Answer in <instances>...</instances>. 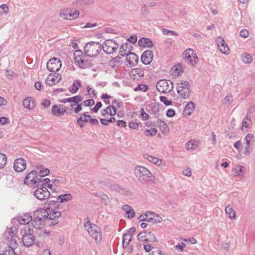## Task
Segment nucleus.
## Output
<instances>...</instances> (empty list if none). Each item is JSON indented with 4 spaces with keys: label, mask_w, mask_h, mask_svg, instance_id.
Segmentation results:
<instances>
[{
    "label": "nucleus",
    "mask_w": 255,
    "mask_h": 255,
    "mask_svg": "<svg viewBox=\"0 0 255 255\" xmlns=\"http://www.w3.org/2000/svg\"><path fill=\"white\" fill-rule=\"evenodd\" d=\"M61 216V213L59 211L50 210L49 208H38L34 212L32 217V225L41 226L46 224L49 227L53 226L58 224V219Z\"/></svg>",
    "instance_id": "obj_1"
},
{
    "label": "nucleus",
    "mask_w": 255,
    "mask_h": 255,
    "mask_svg": "<svg viewBox=\"0 0 255 255\" xmlns=\"http://www.w3.org/2000/svg\"><path fill=\"white\" fill-rule=\"evenodd\" d=\"M102 50V45L98 42L91 41L84 47V52L87 56L93 57L98 55Z\"/></svg>",
    "instance_id": "obj_2"
},
{
    "label": "nucleus",
    "mask_w": 255,
    "mask_h": 255,
    "mask_svg": "<svg viewBox=\"0 0 255 255\" xmlns=\"http://www.w3.org/2000/svg\"><path fill=\"white\" fill-rule=\"evenodd\" d=\"M134 173L138 180L141 183L148 182L152 176V173L142 166H137L134 168Z\"/></svg>",
    "instance_id": "obj_3"
},
{
    "label": "nucleus",
    "mask_w": 255,
    "mask_h": 255,
    "mask_svg": "<svg viewBox=\"0 0 255 255\" xmlns=\"http://www.w3.org/2000/svg\"><path fill=\"white\" fill-rule=\"evenodd\" d=\"M87 56L81 50H76L74 53L75 63L79 68L85 69L91 65L90 62L86 59Z\"/></svg>",
    "instance_id": "obj_4"
},
{
    "label": "nucleus",
    "mask_w": 255,
    "mask_h": 255,
    "mask_svg": "<svg viewBox=\"0 0 255 255\" xmlns=\"http://www.w3.org/2000/svg\"><path fill=\"white\" fill-rule=\"evenodd\" d=\"M190 85L187 81H184L177 84V92L182 99H187L190 96Z\"/></svg>",
    "instance_id": "obj_5"
},
{
    "label": "nucleus",
    "mask_w": 255,
    "mask_h": 255,
    "mask_svg": "<svg viewBox=\"0 0 255 255\" xmlns=\"http://www.w3.org/2000/svg\"><path fill=\"white\" fill-rule=\"evenodd\" d=\"M157 90L162 93H168L173 89V83L168 80L162 79L156 83Z\"/></svg>",
    "instance_id": "obj_6"
},
{
    "label": "nucleus",
    "mask_w": 255,
    "mask_h": 255,
    "mask_svg": "<svg viewBox=\"0 0 255 255\" xmlns=\"http://www.w3.org/2000/svg\"><path fill=\"white\" fill-rule=\"evenodd\" d=\"M118 43L112 39L105 40L102 45V49L105 53L108 54L113 53L118 49Z\"/></svg>",
    "instance_id": "obj_7"
},
{
    "label": "nucleus",
    "mask_w": 255,
    "mask_h": 255,
    "mask_svg": "<svg viewBox=\"0 0 255 255\" xmlns=\"http://www.w3.org/2000/svg\"><path fill=\"white\" fill-rule=\"evenodd\" d=\"M85 229L89 235L95 239L96 243L101 242L102 240L101 231L98 226L95 224H93V225H90V226L86 227Z\"/></svg>",
    "instance_id": "obj_8"
},
{
    "label": "nucleus",
    "mask_w": 255,
    "mask_h": 255,
    "mask_svg": "<svg viewBox=\"0 0 255 255\" xmlns=\"http://www.w3.org/2000/svg\"><path fill=\"white\" fill-rule=\"evenodd\" d=\"M22 243L25 247H29L31 246L35 241V237L31 233V229L28 228L24 230V234L22 237Z\"/></svg>",
    "instance_id": "obj_9"
},
{
    "label": "nucleus",
    "mask_w": 255,
    "mask_h": 255,
    "mask_svg": "<svg viewBox=\"0 0 255 255\" xmlns=\"http://www.w3.org/2000/svg\"><path fill=\"white\" fill-rule=\"evenodd\" d=\"M62 66L61 60L58 58L53 57L50 59L46 64L47 69L52 72L58 71Z\"/></svg>",
    "instance_id": "obj_10"
},
{
    "label": "nucleus",
    "mask_w": 255,
    "mask_h": 255,
    "mask_svg": "<svg viewBox=\"0 0 255 255\" xmlns=\"http://www.w3.org/2000/svg\"><path fill=\"white\" fill-rule=\"evenodd\" d=\"M34 196L37 199L42 201L47 199L50 196V192L45 187L37 188L34 192Z\"/></svg>",
    "instance_id": "obj_11"
},
{
    "label": "nucleus",
    "mask_w": 255,
    "mask_h": 255,
    "mask_svg": "<svg viewBox=\"0 0 255 255\" xmlns=\"http://www.w3.org/2000/svg\"><path fill=\"white\" fill-rule=\"evenodd\" d=\"M26 166V162L25 160L22 158H19L14 162L13 168L16 172H20L24 170Z\"/></svg>",
    "instance_id": "obj_12"
},
{
    "label": "nucleus",
    "mask_w": 255,
    "mask_h": 255,
    "mask_svg": "<svg viewBox=\"0 0 255 255\" xmlns=\"http://www.w3.org/2000/svg\"><path fill=\"white\" fill-rule=\"evenodd\" d=\"M129 75L130 78L134 80H140L144 77V70L141 68H133L130 71Z\"/></svg>",
    "instance_id": "obj_13"
},
{
    "label": "nucleus",
    "mask_w": 255,
    "mask_h": 255,
    "mask_svg": "<svg viewBox=\"0 0 255 255\" xmlns=\"http://www.w3.org/2000/svg\"><path fill=\"white\" fill-rule=\"evenodd\" d=\"M61 80V76L58 73L54 72V75L50 74L47 76L45 82L48 86H52L58 83Z\"/></svg>",
    "instance_id": "obj_14"
},
{
    "label": "nucleus",
    "mask_w": 255,
    "mask_h": 255,
    "mask_svg": "<svg viewBox=\"0 0 255 255\" xmlns=\"http://www.w3.org/2000/svg\"><path fill=\"white\" fill-rule=\"evenodd\" d=\"M101 183H104L106 188L111 189L112 190H114L121 193H123L124 192V190L121 186L114 182H109L105 180L104 181H102Z\"/></svg>",
    "instance_id": "obj_15"
},
{
    "label": "nucleus",
    "mask_w": 255,
    "mask_h": 255,
    "mask_svg": "<svg viewBox=\"0 0 255 255\" xmlns=\"http://www.w3.org/2000/svg\"><path fill=\"white\" fill-rule=\"evenodd\" d=\"M66 112V108L63 105H55L52 107L51 112L53 116L59 117L63 115Z\"/></svg>",
    "instance_id": "obj_16"
},
{
    "label": "nucleus",
    "mask_w": 255,
    "mask_h": 255,
    "mask_svg": "<svg viewBox=\"0 0 255 255\" xmlns=\"http://www.w3.org/2000/svg\"><path fill=\"white\" fill-rule=\"evenodd\" d=\"M153 58V53L152 51L147 50L144 51L141 56V60L145 65L149 64Z\"/></svg>",
    "instance_id": "obj_17"
},
{
    "label": "nucleus",
    "mask_w": 255,
    "mask_h": 255,
    "mask_svg": "<svg viewBox=\"0 0 255 255\" xmlns=\"http://www.w3.org/2000/svg\"><path fill=\"white\" fill-rule=\"evenodd\" d=\"M37 172L36 170H31L28 173L24 179V183L25 184H30L33 187L35 180H36Z\"/></svg>",
    "instance_id": "obj_18"
},
{
    "label": "nucleus",
    "mask_w": 255,
    "mask_h": 255,
    "mask_svg": "<svg viewBox=\"0 0 255 255\" xmlns=\"http://www.w3.org/2000/svg\"><path fill=\"white\" fill-rule=\"evenodd\" d=\"M216 41L220 51L224 54H228L229 52V48L224 39L220 36L217 38Z\"/></svg>",
    "instance_id": "obj_19"
},
{
    "label": "nucleus",
    "mask_w": 255,
    "mask_h": 255,
    "mask_svg": "<svg viewBox=\"0 0 255 255\" xmlns=\"http://www.w3.org/2000/svg\"><path fill=\"white\" fill-rule=\"evenodd\" d=\"M117 108L114 105H109L106 109L101 111L102 116H106L110 115L111 117H114L117 114Z\"/></svg>",
    "instance_id": "obj_20"
},
{
    "label": "nucleus",
    "mask_w": 255,
    "mask_h": 255,
    "mask_svg": "<svg viewBox=\"0 0 255 255\" xmlns=\"http://www.w3.org/2000/svg\"><path fill=\"white\" fill-rule=\"evenodd\" d=\"M17 221L21 225H26L30 222L32 223V217L30 214L26 213L18 217Z\"/></svg>",
    "instance_id": "obj_21"
},
{
    "label": "nucleus",
    "mask_w": 255,
    "mask_h": 255,
    "mask_svg": "<svg viewBox=\"0 0 255 255\" xmlns=\"http://www.w3.org/2000/svg\"><path fill=\"white\" fill-rule=\"evenodd\" d=\"M138 44L140 47L144 48H152L153 44L150 38L142 37L138 41Z\"/></svg>",
    "instance_id": "obj_22"
},
{
    "label": "nucleus",
    "mask_w": 255,
    "mask_h": 255,
    "mask_svg": "<svg viewBox=\"0 0 255 255\" xmlns=\"http://www.w3.org/2000/svg\"><path fill=\"white\" fill-rule=\"evenodd\" d=\"M126 62L131 66H134L138 62V57L135 53H129L127 55Z\"/></svg>",
    "instance_id": "obj_23"
},
{
    "label": "nucleus",
    "mask_w": 255,
    "mask_h": 255,
    "mask_svg": "<svg viewBox=\"0 0 255 255\" xmlns=\"http://www.w3.org/2000/svg\"><path fill=\"white\" fill-rule=\"evenodd\" d=\"M145 222H148L152 223H156L160 222L161 220V218H159L158 216H156V218H155V216L153 212H150L149 213H145Z\"/></svg>",
    "instance_id": "obj_24"
},
{
    "label": "nucleus",
    "mask_w": 255,
    "mask_h": 255,
    "mask_svg": "<svg viewBox=\"0 0 255 255\" xmlns=\"http://www.w3.org/2000/svg\"><path fill=\"white\" fill-rule=\"evenodd\" d=\"M193 54L194 51L191 49H188L185 50L183 53L184 58L187 59L188 63L192 66L194 65L196 63V61H193V59H192Z\"/></svg>",
    "instance_id": "obj_25"
},
{
    "label": "nucleus",
    "mask_w": 255,
    "mask_h": 255,
    "mask_svg": "<svg viewBox=\"0 0 255 255\" xmlns=\"http://www.w3.org/2000/svg\"><path fill=\"white\" fill-rule=\"evenodd\" d=\"M23 105L25 108L32 109L35 107V101L31 97H27L23 101Z\"/></svg>",
    "instance_id": "obj_26"
},
{
    "label": "nucleus",
    "mask_w": 255,
    "mask_h": 255,
    "mask_svg": "<svg viewBox=\"0 0 255 255\" xmlns=\"http://www.w3.org/2000/svg\"><path fill=\"white\" fill-rule=\"evenodd\" d=\"M122 57L118 56L116 57L112 58L109 62V66L113 69L118 68L122 64L121 61Z\"/></svg>",
    "instance_id": "obj_27"
},
{
    "label": "nucleus",
    "mask_w": 255,
    "mask_h": 255,
    "mask_svg": "<svg viewBox=\"0 0 255 255\" xmlns=\"http://www.w3.org/2000/svg\"><path fill=\"white\" fill-rule=\"evenodd\" d=\"M80 117L77 119V123L80 128H83L84 125L80 124V122H89V120L91 119V117L90 115H86L85 113H81L80 114Z\"/></svg>",
    "instance_id": "obj_28"
},
{
    "label": "nucleus",
    "mask_w": 255,
    "mask_h": 255,
    "mask_svg": "<svg viewBox=\"0 0 255 255\" xmlns=\"http://www.w3.org/2000/svg\"><path fill=\"white\" fill-rule=\"evenodd\" d=\"M82 100V98L81 96H75L73 97L62 99L61 102L63 103L72 102L78 104L79 102H81Z\"/></svg>",
    "instance_id": "obj_29"
},
{
    "label": "nucleus",
    "mask_w": 255,
    "mask_h": 255,
    "mask_svg": "<svg viewBox=\"0 0 255 255\" xmlns=\"http://www.w3.org/2000/svg\"><path fill=\"white\" fill-rule=\"evenodd\" d=\"M157 124L163 133H166L169 132V128L167 124L164 121L158 119L157 121Z\"/></svg>",
    "instance_id": "obj_30"
},
{
    "label": "nucleus",
    "mask_w": 255,
    "mask_h": 255,
    "mask_svg": "<svg viewBox=\"0 0 255 255\" xmlns=\"http://www.w3.org/2000/svg\"><path fill=\"white\" fill-rule=\"evenodd\" d=\"M143 157L145 159L148 160L149 162L153 163L156 165H159L161 164L162 160L156 157L149 155L147 154L143 155Z\"/></svg>",
    "instance_id": "obj_31"
},
{
    "label": "nucleus",
    "mask_w": 255,
    "mask_h": 255,
    "mask_svg": "<svg viewBox=\"0 0 255 255\" xmlns=\"http://www.w3.org/2000/svg\"><path fill=\"white\" fill-rule=\"evenodd\" d=\"M195 107V106L194 103L192 102H189L185 107L184 110V114H186L188 116H190L192 114V112L194 111Z\"/></svg>",
    "instance_id": "obj_32"
},
{
    "label": "nucleus",
    "mask_w": 255,
    "mask_h": 255,
    "mask_svg": "<svg viewBox=\"0 0 255 255\" xmlns=\"http://www.w3.org/2000/svg\"><path fill=\"white\" fill-rule=\"evenodd\" d=\"M57 199L58 203H62L71 201L72 199V196L71 194L67 193L58 196Z\"/></svg>",
    "instance_id": "obj_33"
},
{
    "label": "nucleus",
    "mask_w": 255,
    "mask_h": 255,
    "mask_svg": "<svg viewBox=\"0 0 255 255\" xmlns=\"http://www.w3.org/2000/svg\"><path fill=\"white\" fill-rule=\"evenodd\" d=\"M162 106L158 103H152L149 105L150 108V114L155 115L159 111V108Z\"/></svg>",
    "instance_id": "obj_34"
},
{
    "label": "nucleus",
    "mask_w": 255,
    "mask_h": 255,
    "mask_svg": "<svg viewBox=\"0 0 255 255\" xmlns=\"http://www.w3.org/2000/svg\"><path fill=\"white\" fill-rule=\"evenodd\" d=\"M81 86L82 85L80 80H75L71 87L69 88V92L72 94H75L78 91Z\"/></svg>",
    "instance_id": "obj_35"
},
{
    "label": "nucleus",
    "mask_w": 255,
    "mask_h": 255,
    "mask_svg": "<svg viewBox=\"0 0 255 255\" xmlns=\"http://www.w3.org/2000/svg\"><path fill=\"white\" fill-rule=\"evenodd\" d=\"M131 239V236L128 235V233H124L123 235L122 246L124 249H126L128 247Z\"/></svg>",
    "instance_id": "obj_36"
},
{
    "label": "nucleus",
    "mask_w": 255,
    "mask_h": 255,
    "mask_svg": "<svg viewBox=\"0 0 255 255\" xmlns=\"http://www.w3.org/2000/svg\"><path fill=\"white\" fill-rule=\"evenodd\" d=\"M50 179L48 178L43 179L42 178H37L35 180L34 184H33V187H36L38 186H43L48 184L50 182Z\"/></svg>",
    "instance_id": "obj_37"
},
{
    "label": "nucleus",
    "mask_w": 255,
    "mask_h": 255,
    "mask_svg": "<svg viewBox=\"0 0 255 255\" xmlns=\"http://www.w3.org/2000/svg\"><path fill=\"white\" fill-rule=\"evenodd\" d=\"M252 124V121L251 120V113L249 111L247 114L246 117L244 118L242 122V128L243 127L248 128V126Z\"/></svg>",
    "instance_id": "obj_38"
},
{
    "label": "nucleus",
    "mask_w": 255,
    "mask_h": 255,
    "mask_svg": "<svg viewBox=\"0 0 255 255\" xmlns=\"http://www.w3.org/2000/svg\"><path fill=\"white\" fill-rule=\"evenodd\" d=\"M245 167L241 165L238 164L236 165V167L233 170L234 171V175L236 177H240L243 175Z\"/></svg>",
    "instance_id": "obj_39"
},
{
    "label": "nucleus",
    "mask_w": 255,
    "mask_h": 255,
    "mask_svg": "<svg viewBox=\"0 0 255 255\" xmlns=\"http://www.w3.org/2000/svg\"><path fill=\"white\" fill-rule=\"evenodd\" d=\"M244 140L246 141V144L252 146L255 141L254 135L252 133H248L245 136Z\"/></svg>",
    "instance_id": "obj_40"
},
{
    "label": "nucleus",
    "mask_w": 255,
    "mask_h": 255,
    "mask_svg": "<svg viewBox=\"0 0 255 255\" xmlns=\"http://www.w3.org/2000/svg\"><path fill=\"white\" fill-rule=\"evenodd\" d=\"M128 49V44L127 43H123L121 46L120 47V54L121 55V57H124L125 56L128 55V53L126 51Z\"/></svg>",
    "instance_id": "obj_41"
},
{
    "label": "nucleus",
    "mask_w": 255,
    "mask_h": 255,
    "mask_svg": "<svg viewBox=\"0 0 255 255\" xmlns=\"http://www.w3.org/2000/svg\"><path fill=\"white\" fill-rule=\"evenodd\" d=\"M93 2V0H76L73 1V3L77 5L83 6L91 4Z\"/></svg>",
    "instance_id": "obj_42"
},
{
    "label": "nucleus",
    "mask_w": 255,
    "mask_h": 255,
    "mask_svg": "<svg viewBox=\"0 0 255 255\" xmlns=\"http://www.w3.org/2000/svg\"><path fill=\"white\" fill-rule=\"evenodd\" d=\"M241 58L243 62L246 64H250L253 61V57L248 53H245L242 54Z\"/></svg>",
    "instance_id": "obj_43"
},
{
    "label": "nucleus",
    "mask_w": 255,
    "mask_h": 255,
    "mask_svg": "<svg viewBox=\"0 0 255 255\" xmlns=\"http://www.w3.org/2000/svg\"><path fill=\"white\" fill-rule=\"evenodd\" d=\"M198 142L194 140H189L186 144V147L188 150H194L197 148Z\"/></svg>",
    "instance_id": "obj_44"
},
{
    "label": "nucleus",
    "mask_w": 255,
    "mask_h": 255,
    "mask_svg": "<svg viewBox=\"0 0 255 255\" xmlns=\"http://www.w3.org/2000/svg\"><path fill=\"white\" fill-rule=\"evenodd\" d=\"M35 231L33 229H31L32 233H35L36 236H38L39 237H43L44 235V231L41 230L40 226L37 225L33 227Z\"/></svg>",
    "instance_id": "obj_45"
},
{
    "label": "nucleus",
    "mask_w": 255,
    "mask_h": 255,
    "mask_svg": "<svg viewBox=\"0 0 255 255\" xmlns=\"http://www.w3.org/2000/svg\"><path fill=\"white\" fill-rule=\"evenodd\" d=\"M14 249V248L11 247V246H7L5 248L2 255L0 254V255H15Z\"/></svg>",
    "instance_id": "obj_46"
},
{
    "label": "nucleus",
    "mask_w": 255,
    "mask_h": 255,
    "mask_svg": "<svg viewBox=\"0 0 255 255\" xmlns=\"http://www.w3.org/2000/svg\"><path fill=\"white\" fill-rule=\"evenodd\" d=\"M148 232L147 231H143L139 233L137 236V240L140 242H146Z\"/></svg>",
    "instance_id": "obj_47"
},
{
    "label": "nucleus",
    "mask_w": 255,
    "mask_h": 255,
    "mask_svg": "<svg viewBox=\"0 0 255 255\" xmlns=\"http://www.w3.org/2000/svg\"><path fill=\"white\" fill-rule=\"evenodd\" d=\"M47 203L48 206H54V208H50L48 207V208H50V210H54L55 211H57V209L59 208V207L60 206V204L58 203V200L57 201H48L47 202Z\"/></svg>",
    "instance_id": "obj_48"
},
{
    "label": "nucleus",
    "mask_w": 255,
    "mask_h": 255,
    "mask_svg": "<svg viewBox=\"0 0 255 255\" xmlns=\"http://www.w3.org/2000/svg\"><path fill=\"white\" fill-rule=\"evenodd\" d=\"M225 212L227 214L229 215V217L231 219H235L236 218V214L235 211L233 210L232 208L229 205L227 206L225 208Z\"/></svg>",
    "instance_id": "obj_49"
},
{
    "label": "nucleus",
    "mask_w": 255,
    "mask_h": 255,
    "mask_svg": "<svg viewBox=\"0 0 255 255\" xmlns=\"http://www.w3.org/2000/svg\"><path fill=\"white\" fill-rule=\"evenodd\" d=\"M157 133V130L155 128H152L150 129H145L144 130V133L146 136H152L156 135Z\"/></svg>",
    "instance_id": "obj_50"
},
{
    "label": "nucleus",
    "mask_w": 255,
    "mask_h": 255,
    "mask_svg": "<svg viewBox=\"0 0 255 255\" xmlns=\"http://www.w3.org/2000/svg\"><path fill=\"white\" fill-rule=\"evenodd\" d=\"M7 157L6 155L2 153H0V169L4 167L6 163Z\"/></svg>",
    "instance_id": "obj_51"
},
{
    "label": "nucleus",
    "mask_w": 255,
    "mask_h": 255,
    "mask_svg": "<svg viewBox=\"0 0 255 255\" xmlns=\"http://www.w3.org/2000/svg\"><path fill=\"white\" fill-rule=\"evenodd\" d=\"M146 242H157L155 236L151 232H148V235L146 238Z\"/></svg>",
    "instance_id": "obj_52"
},
{
    "label": "nucleus",
    "mask_w": 255,
    "mask_h": 255,
    "mask_svg": "<svg viewBox=\"0 0 255 255\" xmlns=\"http://www.w3.org/2000/svg\"><path fill=\"white\" fill-rule=\"evenodd\" d=\"M148 90V86L146 85L139 84L134 89L135 91H141L143 92H146Z\"/></svg>",
    "instance_id": "obj_53"
},
{
    "label": "nucleus",
    "mask_w": 255,
    "mask_h": 255,
    "mask_svg": "<svg viewBox=\"0 0 255 255\" xmlns=\"http://www.w3.org/2000/svg\"><path fill=\"white\" fill-rule=\"evenodd\" d=\"M8 7L5 4H2L0 6V14H7Z\"/></svg>",
    "instance_id": "obj_54"
},
{
    "label": "nucleus",
    "mask_w": 255,
    "mask_h": 255,
    "mask_svg": "<svg viewBox=\"0 0 255 255\" xmlns=\"http://www.w3.org/2000/svg\"><path fill=\"white\" fill-rule=\"evenodd\" d=\"M17 231V230L16 228V227L12 226L10 228L8 229V233L10 236H11V238L13 237V236H15V234Z\"/></svg>",
    "instance_id": "obj_55"
},
{
    "label": "nucleus",
    "mask_w": 255,
    "mask_h": 255,
    "mask_svg": "<svg viewBox=\"0 0 255 255\" xmlns=\"http://www.w3.org/2000/svg\"><path fill=\"white\" fill-rule=\"evenodd\" d=\"M159 99L160 101L167 106L172 105V101L171 100H168L167 98L165 96H160Z\"/></svg>",
    "instance_id": "obj_56"
},
{
    "label": "nucleus",
    "mask_w": 255,
    "mask_h": 255,
    "mask_svg": "<svg viewBox=\"0 0 255 255\" xmlns=\"http://www.w3.org/2000/svg\"><path fill=\"white\" fill-rule=\"evenodd\" d=\"M162 31L164 35H168L170 34L171 35H175V36H178L179 35L178 33H177L176 32H175L174 31L168 30L165 28H163Z\"/></svg>",
    "instance_id": "obj_57"
},
{
    "label": "nucleus",
    "mask_w": 255,
    "mask_h": 255,
    "mask_svg": "<svg viewBox=\"0 0 255 255\" xmlns=\"http://www.w3.org/2000/svg\"><path fill=\"white\" fill-rule=\"evenodd\" d=\"M140 116L142 118L143 120L146 121L149 118V115L144 112V109L143 108H140Z\"/></svg>",
    "instance_id": "obj_58"
},
{
    "label": "nucleus",
    "mask_w": 255,
    "mask_h": 255,
    "mask_svg": "<svg viewBox=\"0 0 255 255\" xmlns=\"http://www.w3.org/2000/svg\"><path fill=\"white\" fill-rule=\"evenodd\" d=\"M126 215L128 219H130L135 216V212L134 211L133 209L131 208L129 210L127 211Z\"/></svg>",
    "instance_id": "obj_59"
},
{
    "label": "nucleus",
    "mask_w": 255,
    "mask_h": 255,
    "mask_svg": "<svg viewBox=\"0 0 255 255\" xmlns=\"http://www.w3.org/2000/svg\"><path fill=\"white\" fill-rule=\"evenodd\" d=\"M5 76L8 79H11L13 78L14 72L12 70H5Z\"/></svg>",
    "instance_id": "obj_60"
},
{
    "label": "nucleus",
    "mask_w": 255,
    "mask_h": 255,
    "mask_svg": "<svg viewBox=\"0 0 255 255\" xmlns=\"http://www.w3.org/2000/svg\"><path fill=\"white\" fill-rule=\"evenodd\" d=\"M101 195H102L101 198L104 201L105 204L106 205H108L110 203V199L109 197L104 193L101 194Z\"/></svg>",
    "instance_id": "obj_61"
},
{
    "label": "nucleus",
    "mask_w": 255,
    "mask_h": 255,
    "mask_svg": "<svg viewBox=\"0 0 255 255\" xmlns=\"http://www.w3.org/2000/svg\"><path fill=\"white\" fill-rule=\"evenodd\" d=\"M41 177L45 176L49 174L50 170L48 168L41 169L39 171Z\"/></svg>",
    "instance_id": "obj_62"
},
{
    "label": "nucleus",
    "mask_w": 255,
    "mask_h": 255,
    "mask_svg": "<svg viewBox=\"0 0 255 255\" xmlns=\"http://www.w3.org/2000/svg\"><path fill=\"white\" fill-rule=\"evenodd\" d=\"M83 104L86 107H90L95 104V101L93 99L86 100L83 102Z\"/></svg>",
    "instance_id": "obj_63"
},
{
    "label": "nucleus",
    "mask_w": 255,
    "mask_h": 255,
    "mask_svg": "<svg viewBox=\"0 0 255 255\" xmlns=\"http://www.w3.org/2000/svg\"><path fill=\"white\" fill-rule=\"evenodd\" d=\"M102 104L101 102L96 103L95 106L91 110L94 113H97L99 110L102 107Z\"/></svg>",
    "instance_id": "obj_64"
}]
</instances>
